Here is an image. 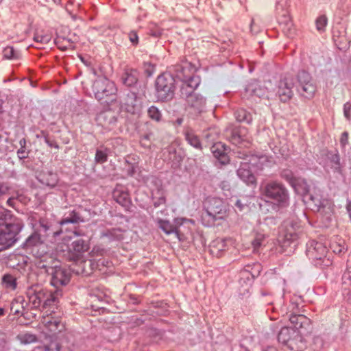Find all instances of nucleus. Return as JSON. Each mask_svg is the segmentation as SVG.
<instances>
[{
  "label": "nucleus",
  "instance_id": "1",
  "mask_svg": "<svg viewBox=\"0 0 351 351\" xmlns=\"http://www.w3.org/2000/svg\"><path fill=\"white\" fill-rule=\"evenodd\" d=\"M23 227L21 219L14 216L10 210L0 211V245L1 249L12 246L19 239L18 235Z\"/></svg>",
  "mask_w": 351,
  "mask_h": 351
},
{
  "label": "nucleus",
  "instance_id": "2",
  "mask_svg": "<svg viewBox=\"0 0 351 351\" xmlns=\"http://www.w3.org/2000/svg\"><path fill=\"white\" fill-rule=\"evenodd\" d=\"M305 331L302 330L284 327L278 333V341L292 351H303L307 347Z\"/></svg>",
  "mask_w": 351,
  "mask_h": 351
},
{
  "label": "nucleus",
  "instance_id": "3",
  "mask_svg": "<svg viewBox=\"0 0 351 351\" xmlns=\"http://www.w3.org/2000/svg\"><path fill=\"white\" fill-rule=\"evenodd\" d=\"M205 214L202 217H208L213 222L224 219L228 216V205L222 199L208 197L204 203Z\"/></svg>",
  "mask_w": 351,
  "mask_h": 351
},
{
  "label": "nucleus",
  "instance_id": "4",
  "mask_svg": "<svg viewBox=\"0 0 351 351\" xmlns=\"http://www.w3.org/2000/svg\"><path fill=\"white\" fill-rule=\"evenodd\" d=\"M156 95L162 101L171 100L174 95L175 79L169 73L158 76L155 82Z\"/></svg>",
  "mask_w": 351,
  "mask_h": 351
},
{
  "label": "nucleus",
  "instance_id": "5",
  "mask_svg": "<svg viewBox=\"0 0 351 351\" xmlns=\"http://www.w3.org/2000/svg\"><path fill=\"white\" fill-rule=\"evenodd\" d=\"M93 90L96 99L108 103L112 101L117 92L115 84L106 77H98L93 83Z\"/></svg>",
  "mask_w": 351,
  "mask_h": 351
},
{
  "label": "nucleus",
  "instance_id": "6",
  "mask_svg": "<svg viewBox=\"0 0 351 351\" xmlns=\"http://www.w3.org/2000/svg\"><path fill=\"white\" fill-rule=\"evenodd\" d=\"M265 197L280 206H286L289 203V193L285 186L277 182L266 184L264 189Z\"/></svg>",
  "mask_w": 351,
  "mask_h": 351
},
{
  "label": "nucleus",
  "instance_id": "7",
  "mask_svg": "<svg viewBox=\"0 0 351 351\" xmlns=\"http://www.w3.org/2000/svg\"><path fill=\"white\" fill-rule=\"evenodd\" d=\"M58 256L59 258H62V261L66 260L73 262V264L70 265L71 269L77 274L88 276L95 268V262L90 259L85 260L78 255H73L71 252H67L62 256L61 255Z\"/></svg>",
  "mask_w": 351,
  "mask_h": 351
},
{
  "label": "nucleus",
  "instance_id": "8",
  "mask_svg": "<svg viewBox=\"0 0 351 351\" xmlns=\"http://www.w3.org/2000/svg\"><path fill=\"white\" fill-rule=\"evenodd\" d=\"M237 157L243 160L241 162V166L237 170V176L247 185H255L256 179L250 169V165L256 160V157L241 152H237Z\"/></svg>",
  "mask_w": 351,
  "mask_h": 351
},
{
  "label": "nucleus",
  "instance_id": "9",
  "mask_svg": "<svg viewBox=\"0 0 351 351\" xmlns=\"http://www.w3.org/2000/svg\"><path fill=\"white\" fill-rule=\"evenodd\" d=\"M327 248L323 243L313 241L307 250L308 256L315 262L317 267L322 268L329 267L332 265V261L326 257Z\"/></svg>",
  "mask_w": 351,
  "mask_h": 351
},
{
  "label": "nucleus",
  "instance_id": "10",
  "mask_svg": "<svg viewBox=\"0 0 351 351\" xmlns=\"http://www.w3.org/2000/svg\"><path fill=\"white\" fill-rule=\"evenodd\" d=\"M49 264L43 263L40 265L43 268L51 269V285H66L70 282L71 274L60 267V261L51 258Z\"/></svg>",
  "mask_w": 351,
  "mask_h": 351
},
{
  "label": "nucleus",
  "instance_id": "11",
  "mask_svg": "<svg viewBox=\"0 0 351 351\" xmlns=\"http://www.w3.org/2000/svg\"><path fill=\"white\" fill-rule=\"evenodd\" d=\"M304 199L312 210L319 212L322 215L328 214L330 215L332 213L331 204L327 199H323L319 192H310L305 195Z\"/></svg>",
  "mask_w": 351,
  "mask_h": 351
},
{
  "label": "nucleus",
  "instance_id": "12",
  "mask_svg": "<svg viewBox=\"0 0 351 351\" xmlns=\"http://www.w3.org/2000/svg\"><path fill=\"white\" fill-rule=\"evenodd\" d=\"M47 315L43 317V320L39 324V328L46 336L51 337L62 332L64 329V325L58 317L51 316L46 311Z\"/></svg>",
  "mask_w": 351,
  "mask_h": 351
},
{
  "label": "nucleus",
  "instance_id": "13",
  "mask_svg": "<svg viewBox=\"0 0 351 351\" xmlns=\"http://www.w3.org/2000/svg\"><path fill=\"white\" fill-rule=\"evenodd\" d=\"M298 80L301 88L300 94L306 98L313 97L316 91V86L310 74L302 71L298 74Z\"/></svg>",
  "mask_w": 351,
  "mask_h": 351
},
{
  "label": "nucleus",
  "instance_id": "14",
  "mask_svg": "<svg viewBox=\"0 0 351 351\" xmlns=\"http://www.w3.org/2000/svg\"><path fill=\"white\" fill-rule=\"evenodd\" d=\"M199 84L200 78L197 75L190 76L188 79L182 80L180 89L181 97L186 100L189 97L195 95L194 91Z\"/></svg>",
  "mask_w": 351,
  "mask_h": 351
},
{
  "label": "nucleus",
  "instance_id": "15",
  "mask_svg": "<svg viewBox=\"0 0 351 351\" xmlns=\"http://www.w3.org/2000/svg\"><path fill=\"white\" fill-rule=\"evenodd\" d=\"M294 87L293 78L285 77L280 81L278 85V94L280 99L283 102L289 101L293 95V88Z\"/></svg>",
  "mask_w": 351,
  "mask_h": 351
},
{
  "label": "nucleus",
  "instance_id": "16",
  "mask_svg": "<svg viewBox=\"0 0 351 351\" xmlns=\"http://www.w3.org/2000/svg\"><path fill=\"white\" fill-rule=\"evenodd\" d=\"M122 108L128 112L135 114L141 111V101L136 93L130 92L123 98Z\"/></svg>",
  "mask_w": 351,
  "mask_h": 351
},
{
  "label": "nucleus",
  "instance_id": "17",
  "mask_svg": "<svg viewBox=\"0 0 351 351\" xmlns=\"http://www.w3.org/2000/svg\"><path fill=\"white\" fill-rule=\"evenodd\" d=\"M189 112L194 116H198L205 110L206 99L199 94L191 96L186 100Z\"/></svg>",
  "mask_w": 351,
  "mask_h": 351
},
{
  "label": "nucleus",
  "instance_id": "18",
  "mask_svg": "<svg viewBox=\"0 0 351 351\" xmlns=\"http://www.w3.org/2000/svg\"><path fill=\"white\" fill-rule=\"evenodd\" d=\"M96 121L104 128L112 130L117 123V115L114 111L107 110L97 114Z\"/></svg>",
  "mask_w": 351,
  "mask_h": 351
},
{
  "label": "nucleus",
  "instance_id": "19",
  "mask_svg": "<svg viewBox=\"0 0 351 351\" xmlns=\"http://www.w3.org/2000/svg\"><path fill=\"white\" fill-rule=\"evenodd\" d=\"M38 181L50 188L55 187L58 182V174L48 169L42 170L38 175Z\"/></svg>",
  "mask_w": 351,
  "mask_h": 351
},
{
  "label": "nucleus",
  "instance_id": "20",
  "mask_svg": "<svg viewBox=\"0 0 351 351\" xmlns=\"http://www.w3.org/2000/svg\"><path fill=\"white\" fill-rule=\"evenodd\" d=\"M300 221L296 220L288 221L286 222V232L284 234V239L287 241H294L298 239V234L297 231L300 229Z\"/></svg>",
  "mask_w": 351,
  "mask_h": 351
},
{
  "label": "nucleus",
  "instance_id": "21",
  "mask_svg": "<svg viewBox=\"0 0 351 351\" xmlns=\"http://www.w3.org/2000/svg\"><path fill=\"white\" fill-rule=\"evenodd\" d=\"M226 239L217 238L213 240L210 245L209 250L212 255L219 257L221 253L226 250Z\"/></svg>",
  "mask_w": 351,
  "mask_h": 351
},
{
  "label": "nucleus",
  "instance_id": "22",
  "mask_svg": "<svg viewBox=\"0 0 351 351\" xmlns=\"http://www.w3.org/2000/svg\"><path fill=\"white\" fill-rule=\"evenodd\" d=\"M291 323L293 325L292 328L306 331V328L309 326V319L303 315L291 314L289 318Z\"/></svg>",
  "mask_w": 351,
  "mask_h": 351
},
{
  "label": "nucleus",
  "instance_id": "23",
  "mask_svg": "<svg viewBox=\"0 0 351 351\" xmlns=\"http://www.w3.org/2000/svg\"><path fill=\"white\" fill-rule=\"evenodd\" d=\"M184 220V219H176V225L174 226L171 224L169 221L160 219L158 221L159 227L167 234L176 233L177 235H178V226L182 225Z\"/></svg>",
  "mask_w": 351,
  "mask_h": 351
},
{
  "label": "nucleus",
  "instance_id": "24",
  "mask_svg": "<svg viewBox=\"0 0 351 351\" xmlns=\"http://www.w3.org/2000/svg\"><path fill=\"white\" fill-rule=\"evenodd\" d=\"M89 249L88 243L82 239H77L72 242L71 248L68 252H71L73 255H78L82 256L81 254Z\"/></svg>",
  "mask_w": 351,
  "mask_h": 351
},
{
  "label": "nucleus",
  "instance_id": "25",
  "mask_svg": "<svg viewBox=\"0 0 351 351\" xmlns=\"http://www.w3.org/2000/svg\"><path fill=\"white\" fill-rule=\"evenodd\" d=\"M124 85L131 87L134 86L138 80V73L135 69H127L121 77Z\"/></svg>",
  "mask_w": 351,
  "mask_h": 351
},
{
  "label": "nucleus",
  "instance_id": "26",
  "mask_svg": "<svg viewBox=\"0 0 351 351\" xmlns=\"http://www.w3.org/2000/svg\"><path fill=\"white\" fill-rule=\"evenodd\" d=\"M114 199L123 207H128L130 204V199L128 192L116 188L112 193Z\"/></svg>",
  "mask_w": 351,
  "mask_h": 351
},
{
  "label": "nucleus",
  "instance_id": "27",
  "mask_svg": "<svg viewBox=\"0 0 351 351\" xmlns=\"http://www.w3.org/2000/svg\"><path fill=\"white\" fill-rule=\"evenodd\" d=\"M245 92L252 96L261 98L267 96V90L265 88L261 86L258 84L252 83L246 86Z\"/></svg>",
  "mask_w": 351,
  "mask_h": 351
},
{
  "label": "nucleus",
  "instance_id": "28",
  "mask_svg": "<svg viewBox=\"0 0 351 351\" xmlns=\"http://www.w3.org/2000/svg\"><path fill=\"white\" fill-rule=\"evenodd\" d=\"M221 148H223V145L222 144H215L212 147V152L214 156L217 158L221 164L226 165L229 162V157L225 152V150L221 149Z\"/></svg>",
  "mask_w": 351,
  "mask_h": 351
},
{
  "label": "nucleus",
  "instance_id": "29",
  "mask_svg": "<svg viewBox=\"0 0 351 351\" xmlns=\"http://www.w3.org/2000/svg\"><path fill=\"white\" fill-rule=\"evenodd\" d=\"M43 243L40 235L38 232L32 234L23 243L22 247L26 250H32Z\"/></svg>",
  "mask_w": 351,
  "mask_h": 351
},
{
  "label": "nucleus",
  "instance_id": "30",
  "mask_svg": "<svg viewBox=\"0 0 351 351\" xmlns=\"http://www.w3.org/2000/svg\"><path fill=\"white\" fill-rule=\"evenodd\" d=\"M292 186L297 193L302 195L304 197L311 192L308 184L302 178H297Z\"/></svg>",
  "mask_w": 351,
  "mask_h": 351
},
{
  "label": "nucleus",
  "instance_id": "31",
  "mask_svg": "<svg viewBox=\"0 0 351 351\" xmlns=\"http://www.w3.org/2000/svg\"><path fill=\"white\" fill-rule=\"evenodd\" d=\"M25 299L23 296L15 298L11 302L10 310L14 315H23L24 311Z\"/></svg>",
  "mask_w": 351,
  "mask_h": 351
},
{
  "label": "nucleus",
  "instance_id": "32",
  "mask_svg": "<svg viewBox=\"0 0 351 351\" xmlns=\"http://www.w3.org/2000/svg\"><path fill=\"white\" fill-rule=\"evenodd\" d=\"M327 158L332 163V167L335 169V170L339 173L341 171V166L340 163V157L337 152L336 153H332L331 152H328L326 154Z\"/></svg>",
  "mask_w": 351,
  "mask_h": 351
},
{
  "label": "nucleus",
  "instance_id": "33",
  "mask_svg": "<svg viewBox=\"0 0 351 351\" xmlns=\"http://www.w3.org/2000/svg\"><path fill=\"white\" fill-rule=\"evenodd\" d=\"M60 293L58 291H56L55 293L50 292L47 294V296L45 298V294L41 295V293H39V295H38V298L40 300H43L44 306L46 307L48 306H49L52 305V304L56 303L58 299V295Z\"/></svg>",
  "mask_w": 351,
  "mask_h": 351
},
{
  "label": "nucleus",
  "instance_id": "34",
  "mask_svg": "<svg viewBox=\"0 0 351 351\" xmlns=\"http://www.w3.org/2000/svg\"><path fill=\"white\" fill-rule=\"evenodd\" d=\"M84 221L82 217L75 210L72 211L69 216L64 217L60 222V225H64L67 223H78Z\"/></svg>",
  "mask_w": 351,
  "mask_h": 351
},
{
  "label": "nucleus",
  "instance_id": "35",
  "mask_svg": "<svg viewBox=\"0 0 351 351\" xmlns=\"http://www.w3.org/2000/svg\"><path fill=\"white\" fill-rule=\"evenodd\" d=\"M234 115L236 117V119L239 122H245L246 123H250L252 121V114L247 112L243 108L238 109L235 112Z\"/></svg>",
  "mask_w": 351,
  "mask_h": 351
},
{
  "label": "nucleus",
  "instance_id": "36",
  "mask_svg": "<svg viewBox=\"0 0 351 351\" xmlns=\"http://www.w3.org/2000/svg\"><path fill=\"white\" fill-rule=\"evenodd\" d=\"M239 283L241 285H243L244 284L250 285L252 284L254 282V276L252 274L251 272H250L248 270L243 269L239 272Z\"/></svg>",
  "mask_w": 351,
  "mask_h": 351
},
{
  "label": "nucleus",
  "instance_id": "37",
  "mask_svg": "<svg viewBox=\"0 0 351 351\" xmlns=\"http://www.w3.org/2000/svg\"><path fill=\"white\" fill-rule=\"evenodd\" d=\"M185 138L187 142L193 147L197 149H202L200 141L197 135L193 132L187 131L185 134Z\"/></svg>",
  "mask_w": 351,
  "mask_h": 351
},
{
  "label": "nucleus",
  "instance_id": "38",
  "mask_svg": "<svg viewBox=\"0 0 351 351\" xmlns=\"http://www.w3.org/2000/svg\"><path fill=\"white\" fill-rule=\"evenodd\" d=\"M152 197L154 199V206L156 208L165 205L166 203V198L162 190L158 189L156 193H152Z\"/></svg>",
  "mask_w": 351,
  "mask_h": 351
},
{
  "label": "nucleus",
  "instance_id": "39",
  "mask_svg": "<svg viewBox=\"0 0 351 351\" xmlns=\"http://www.w3.org/2000/svg\"><path fill=\"white\" fill-rule=\"evenodd\" d=\"M55 44L58 47V48L62 51H66L69 49H73L74 46L73 43L64 38H57L55 40Z\"/></svg>",
  "mask_w": 351,
  "mask_h": 351
},
{
  "label": "nucleus",
  "instance_id": "40",
  "mask_svg": "<svg viewBox=\"0 0 351 351\" xmlns=\"http://www.w3.org/2000/svg\"><path fill=\"white\" fill-rule=\"evenodd\" d=\"M231 143L235 145H241L245 140L241 136V131L238 130H232L229 136Z\"/></svg>",
  "mask_w": 351,
  "mask_h": 351
},
{
  "label": "nucleus",
  "instance_id": "41",
  "mask_svg": "<svg viewBox=\"0 0 351 351\" xmlns=\"http://www.w3.org/2000/svg\"><path fill=\"white\" fill-rule=\"evenodd\" d=\"M16 338L23 344H29L36 341V337L29 332H21L17 335Z\"/></svg>",
  "mask_w": 351,
  "mask_h": 351
},
{
  "label": "nucleus",
  "instance_id": "42",
  "mask_svg": "<svg viewBox=\"0 0 351 351\" xmlns=\"http://www.w3.org/2000/svg\"><path fill=\"white\" fill-rule=\"evenodd\" d=\"M173 69L176 77L180 79L181 81L189 78L188 75L186 74V66L178 64L173 66Z\"/></svg>",
  "mask_w": 351,
  "mask_h": 351
},
{
  "label": "nucleus",
  "instance_id": "43",
  "mask_svg": "<svg viewBox=\"0 0 351 351\" xmlns=\"http://www.w3.org/2000/svg\"><path fill=\"white\" fill-rule=\"evenodd\" d=\"M3 57L6 59H19L20 55L18 52H16L12 47H6L3 51Z\"/></svg>",
  "mask_w": 351,
  "mask_h": 351
},
{
  "label": "nucleus",
  "instance_id": "44",
  "mask_svg": "<svg viewBox=\"0 0 351 351\" xmlns=\"http://www.w3.org/2000/svg\"><path fill=\"white\" fill-rule=\"evenodd\" d=\"M166 152H168V157L167 159L169 161H177L180 162L181 160V157L178 155H177L176 148L173 147H169L167 149H165L164 155Z\"/></svg>",
  "mask_w": 351,
  "mask_h": 351
},
{
  "label": "nucleus",
  "instance_id": "45",
  "mask_svg": "<svg viewBox=\"0 0 351 351\" xmlns=\"http://www.w3.org/2000/svg\"><path fill=\"white\" fill-rule=\"evenodd\" d=\"M107 149L104 150L97 149L95 160L97 163L102 164L107 161L108 160V152Z\"/></svg>",
  "mask_w": 351,
  "mask_h": 351
},
{
  "label": "nucleus",
  "instance_id": "46",
  "mask_svg": "<svg viewBox=\"0 0 351 351\" xmlns=\"http://www.w3.org/2000/svg\"><path fill=\"white\" fill-rule=\"evenodd\" d=\"M147 113L149 117L152 119L155 120L156 121H160L162 114L160 111L156 106H152L151 107H149L147 110Z\"/></svg>",
  "mask_w": 351,
  "mask_h": 351
},
{
  "label": "nucleus",
  "instance_id": "47",
  "mask_svg": "<svg viewBox=\"0 0 351 351\" xmlns=\"http://www.w3.org/2000/svg\"><path fill=\"white\" fill-rule=\"evenodd\" d=\"M112 262L106 258H99L97 262H95V267L98 268L100 271L106 272L104 270L105 267L109 269L112 267Z\"/></svg>",
  "mask_w": 351,
  "mask_h": 351
},
{
  "label": "nucleus",
  "instance_id": "48",
  "mask_svg": "<svg viewBox=\"0 0 351 351\" xmlns=\"http://www.w3.org/2000/svg\"><path fill=\"white\" fill-rule=\"evenodd\" d=\"M2 284L5 285H16L18 284L17 278L12 274H4L2 278Z\"/></svg>",
  "mask_w": 351,
  "mask_h": 351
},
{
  "label": "nucleus",
  "instance_id": "49",
  "mask_svg": "<svg viewBox=\"0 0 351 351\" xmlns=\"http://www.w3.org/2000/svg\"><path fill=\"white\" fill-rule=\"evenodd\" d=\"M281 177L287 181L292 186L293 182L295 181L297 178L293 176V174L291 171L289 169H284L280 173Z\"/></svg>",
  "mask_w": 351,
  "mask_h": 351
},
{
  "label": "nucleus",
  "instance_id": "50",
  "mask_svg": "<svg viewBox=\"0 0 351 351\" xmlns=\"http://www.w3.org/2000/svg\"><path fill=\"white\" fill-rule=\"evenodd\" d=\"M327 24V18L326 16H320L316 20V27L318 31H322L324 29Z\"/></svg>",
  "mask_w": 351,
  "mask_h": 351
},
{
  "label": "nucleus",
  "instance_id": "51",
  "mask_svg": "<svg viewBox=\"0 0 351 351\" xmlns=\"http://www.w3.org/2000/svg\"><path fill=\"white\" fill-rule=\"evenodd\" d=\"M40 136H43L45 139V142L50 147H54L56 149H59V145L57 144V143L54 140H51L49 137L48 134H47L45 132L42 131Z\"/></svg>",
  "mask_w": 351,
  "mask_h": 351
},
{
  "label": "nucleus",
  "instance_id": "52",
  "mask_svg": "<svg viewBox=\"0 0 351 351\" xmlns=\"http://www.w3.org/2000/svg\"><path fill=\"white\" fill-rule=\"evenodd\" d=\"M106 236L117 240H121L123 239V235L120 230H109L106 234Z\"/></svg>",
  "mask_w": 351,
  "mask_h": 351
},
{
  "label": "nucleus",
  "instance_id": "53",
  "mask_svg": "<svg viewBox=\"0 0 351 351\" xmlns=\"http://www.w3.org/2000/svg\"><path fill=\"white\" fill-rule=\"evenodd\" d=\"M34 41L40 44H47L51 40V37L49 35H39L36 34L34 37Z\"/></svg>",
  "mask_w": 351,
  "mask_h": 351
},
{
  "label": "nucleus",
  "instance_id": "54",
  "mask_svg": "<svg viewBox=\"0 0 351 351\" xmlns=\"http://www.w3.org/2000/svg\"><path fill=\"white\" fill-rule=\"evenodd\" d=\"M10 187L7 182H0V199L8 193Z\"/></svg>",
  "mask_w": 351,
  "mask_h": 351
},
{
  "label": "nucleus",
  "instance_id": "55",
  "mask_svg": "<svg viewBox=\"0 0 351 351\" xmlns=\"http://www.w3.org/2000/svg\"><path fill=\"white\" fill-rule=\"evenodd\" d=\"M263 241V236L258 235L252 242V245L254 248V251L256 252L259 248V247L262 245V242Z\"/></svg>",
  "mask_w": 351,
  "mask_h": 351
},
{
  "label": "nucleus",
  "instance_id": "56",
  "mask_svg": "<svg viewBox=\"0 0 351 351\" xmlns=\"http://www.w3.org/2000/svg\"><path fill=\"white\" fill-rule=\"evenodd\" d=\"M279 153L281 154V156L284 158H287L291 154V150L289 147V146L287 144H284L279 149Z\"/></svg>",
  "mask_w": 351,
  "mask_h": 351
},
{
  "label": "nucleus",
  "instance_id": "57",
  "mask_svg": "<svg viewBox=\"0 0 351 351\" xmlns=\"http://www.w3.org/2000/svg\"><path fill=\"white\" fill-rule=\"evenodd\" d=\"M343 114L345 117L349 121L351 119V104L346 102L343 106Z\"/></svg>",
  "mask_w": 351,
  "mask_h": 351
},
{
  "label": "nucleus",
  "instance_id": "58",
  "mask_svg": "<svg viewBox=\"0 0 351 351\" xmlns=\"http://www.w3.org/2000/svg\"><path fill=\"white\" fill-rule=\"evenodd\" d=\"M144 67L147 76H151L154 72V66L150 62H145L144 64Z\"/></svg>",
  "mask_w": 351,
  "mask_h": 351
},
{
  "label": "nucleus",
  "instance_id": "59",
  "mask_svg": "<svg viewBox=\"0 0 351 351\" xmlns=\"http://www.w3.org/2000/svg\"><path fill=\"white\" fill-rule=\"evenodd\" d=\"M129 39L133 45H137L138 43V37L136 32L132 31L129 34Z\"/></svg>",
  "mask_w": 351,
  "mask_h": 351
},
{
  "label": "nucleus",
  "instance_id": "60",
  "mask_svg": "<svg viewBox=\"0 0 351 351\" xmlns=\"http://www.w3.org/2000/svg\"><path fill=\"white\" fill-rule=\"evenodd\" d=\"M342 284H351V273L349 271H345L344 274H343Z\"/></svg>",
  "mask_w": 351,
  "mask_h": 351
},
{
  "label": "nucleus",
  "instance_id": "61",
  "mask_svg": "<svg viewBox=\"0 0 351 351\" xmlns=\"http://www.w3.org/2000/svg\"><path fill=\"white\" fill-rule=\"evenodd\" d=\"M149 137H150V134H145L141 138L140 143L143 147H150V143H149Z\"/></svg>",
  "mask_w": 351,
  "mask_h": 351
},
{
  "label": "nucleus",
  "instance_id": "62",
  "mask_svg": "<svg viewBox=\"0 0 351 351\" xmlns=\"http://www.w3.org/2000/svg\"><path fill=\"white\" fill-rule=\"evenodd\" d=\"M348 132H343L341 136L340 143L342 145V147H345L348 144Z\"/></svg>",
  "mask_w": 351,
  "mask_h": 351
},
{
  "label": "nucleus",
  "instance_id": "63",
  "mask_svg": "<svg viewBox=\"0 0 351 351\" xmlns=\"http://www.w3.org/2000/svg\"><path fill=\"white\" fill-rule=\"evenodd\" d=\"M17 155L20 159H25L28 157V154L25 151V147H21L17 151Z\"/></svg>",
  "mask_w": 351,
  "mask_h": 351
},
{
  "label": "nucleus",
  "instance_id": "64",
  "mask_svg": "<svg viewBox=\"0 0 351 351\" xmlns=\"http://www.w3.org/2000/svg\"><path fill=\"white\" fill-rule=\"evenodd\" d=\"M51 346H53V348H49V346H46L45 351H60V348L58 344H52L51 345Z\"/></svg>",
  "mask_w": 351,
  "mask_h": 351
}]
</instances>
